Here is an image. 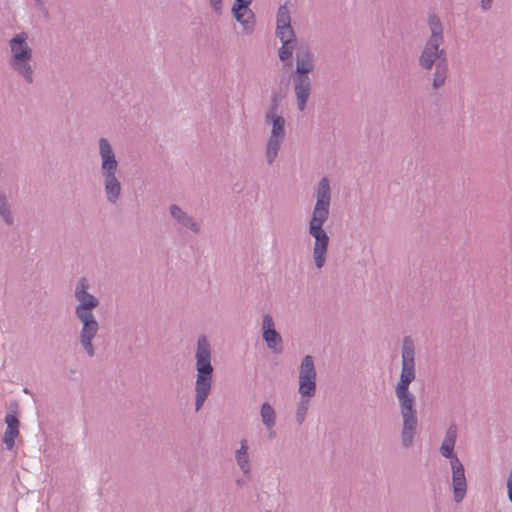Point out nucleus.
<instances>
[{
  "instance_id": "20e7f679",
  "label": "nucleus",
  "mask_w": 512,
  "mask_h": 512,
  "mask_svg": "<svg viewBox=\"0 0 512 512\" xmlns=\"http://www.w3.org/2000/svg\"><path fill=\"white\" fill-rule=\"evenodd\" d=\"M212 349L205 335L197 339L195 350V410L199 411L207 400L211 388L214 368L212 366Z\"/></svg>"
},
{
  "instance_id": "0eeeda50",
  "label": "nucleus",
  "mask_w": 512,
  "mask_h": 512,
  "mask_svg": "<svg viewBox=\"0 0 512 512\" xmlns=\"http://www.w3.org/2000/svg\"><path fill=\"white\" fill-rule=\"evenodd\" d=\"M100 164V175L103 179V185L107 201L116 205L119 201L122 187L117 177L119 163L115 151L110 141L101 137L98 140Z\"/></svg>"
},
{
  "instance_id": "dca6fc26",
  "label": "nucleus",
  "mask_w": 512,
  "mask_h": 512,
  "mask_svg": "<svg viewBox=\"0 0 512 512\" xmlns=\"http://www.w3.org/2000/svg\"><path fill=\"white\" fill-rule=\"evenodd\" d=\"M248 441L242 439L240 447L235 451V461L243 475L249 479L251 476V459L249 455Z\"/></svg>"
},
{
  "instance_id": "bb28decb",
  "label": "nucleus",
  "mask_w": 512,
  "mask_h": 512,
  "mask_svg": "<svg viewBox=\"0 0 512 512\" xmlns=\"http://www.w3.org/2000/svg\"><path fill=\"white\" fill-rule=\"evenodd\" d=\"M506 486H507V490H512V466H511V470H510L508 478H507Z\"/></svg>"
},
{
  "instance_id": "c85d7f7f",
  "label": "nucleus",
  "mask_w": 512,
  "mask_h": 512,
  "mask_svg": "<svg viewBox=\"0 0 512 512\" xmlns=\"http://www.w3.org/2000/svg\"><path fill=\"white\" fill-rule=\"evenodd\" d=\"M507 494H508V499L512 503V489L511 490H507Z\"/></svg>"
},
{
  "instance_id": "a211bd4d",
  "label": "nucleus",
  "mask_w": 512,
  "mask_h": 512,
  "mask_svg": "<svg viewBox=\"0 0 512 512\" xmlns=\"http://www.w3.org/2000/svg\"><path fill=\"white\" fill-rule=\"evenodd\" d=\"M285 138L268 136L265 144V157L269 165H272L278 157Z\"/></svg>"
},
{
  "instance_id": "7c9ffc66",
  "label": "nucleus",
  "mask_w": 512,
  "mask_h": 512,
  "mask_svg": "<svg viewBox=\"0 0 512 512\" xmlns=\"http://www.w3.org/2000/svg\"><path fill=\"white\" fill-rule=\"evenodd\" d=\"M36 2H40V0H36Z\"/></svg>"
},
{
  "instance_id": "4be33fe9",
  "label": "nucleus",
  "mask_w": 512,
  "mask_h": 512,
  "mask_svg": "<svg viewBox=\"0 0 512 512\" xmlns=\"http://www.w3.org/2000/svg\"><path fill=\"white\" fill-rule=\"evenodd\" d=\"M291 26L290 11L286 4L280 5L276 15V27Z\"/></svg>"
},
{
  "instance_id": "f8f14e48",
  "label": "nucleus",
  "mask_w": 512,
  "mask_h": 512,
  "mask_svg": "<svg viewBox=\"0 0 512 512\" xmlns=\"http://www.w3.org/2000/svg\"><path fill=\"white\" fill-rule=\"evenodd\" d=\"M171 218L175 226L180 230H187L194 234H198L201 230V223L194 216L182 209L176 204L169 206Z\"/></svg>"
},
{
  "instance_id": "aec40b11",
  "label": "nucleus",
  "mask_w": 512,
  "mask_h": 512,
  "mask_svg": "<svg viewBox=\"0 0 512 512\" xmlns=\"http://www.w3.org/2000/svg\"><path fill=\"white\" fill-rule=\"evenodd\" d=\"M313 397L314 396H300L295 411V421L298 425L304 423Z\"/></svg>"
},
{
  "instance_id": "393cba45",
  "label": "nucleus",
  "mask_w": 512,
  "mask_h": 512,
  "mask_svg": "<svg viewBox=\"0 0 512 512\" xmlns=\"http://www.w3.org/2000/svg\"><path fill=\"white\" fill-rule=\"evenodd\" d=\"M211 7L217 14L222 12V0H210Z\"/></svg>"
},
{
  "instance_id": "7ed1b4c3",
  "label": "nucleus",
  "mask_w": 512,
  "mask_h": 512,
  "mask_svg": "<svg viewBox=\"0 0 512 512\" xmlns=\"http://www.w3.org/2000/svg\"><path fill=\"white\" fill-rule=\"evenodd\" d=\"M90 283L86 277L78 279L74 288V298L77 302L74 313L81 323L79 342L89 357L95 355L93 339L99 331V323L94 315V309L98 307L99 299L89 292Z\"/></svg>"
},
{
  "instance_id": "39448f33",
  "label": "nucleus",
  "mask_w": 512,
  "mask_h": 512,
  "mask_svg": "<svg viewBox=\"0 0 512 512\" xmlns=\"http://www.w3.org/2000/svg\"><path fill=\"white\" fill-rule=\"evenodd\" d=\"M295 60V70L291 75L292 85L297 108L304 111L311 94L312 81L309 74L314 70V54L307 45H301L296 49Z\"/></svg>"
},
{
  "instance_id": "f03ea898",
  "label": "nucleus",
  "mask_w": 512,
  "mask_h": 512,
  "mask_svg": "<svg viewBox=\"0 0 512 512\" xmlns=\"http://www.w3.org/2000/svg\"><path fill=\"white\" fill-rule=\"evenodd\" d=\"M316 202L309 220L308 231L314 239L312 257L317 269H322L327 260L329 236L323 228L330 213L331 186L328 177H323L318 182L315 190Z\"/></svg>"
},
{
  "instance_id": "4468645a",
  "label": "nucleus",
  "mask_w": 512,
  "mask_h": 512,
  "mask_svg": "<svg viewBox=\"0 0 512 512\" xmlns=\"http://www.w3.org/2000/svg\"><path fill=\"white\" fill-rule=\"evenodd\" d=\"M250 5L243 4L241 7L233 5L232 14L236 21L243 27L246 34H251L254 31L255 15L249 8Z\"/></svg>"
},
{
  "instance_id": "412c9836",
  "label": "nucleus",
  "mask_w": 512,
  "mask_h": 512,
  "mask_svg": "<svg viewBox=\"0 0 512 512\" xmlns=\"http://www.w3.org/2000/svg\"><path fill=\"white\" fill-rule=\"evenodd\" d=\"M0 216L7 225L14 223L13 214L6 196L0 195Z\"/></svg>"
},
{
  "instance_id": "c756f323",
  "label": "nucleus",
  "mask_w": 512,
  "mask_h": 512,
  "mask_svg": "<svg viewBox=\"0 0 512 512\" xmlns=\"http://www.w3.org/2000/svg\"><path fill=\"white\" fill-rule=\"evenodd\" d=\"M242 483H243V481H242V480H237V484H238V485H241Z\"/></svg>"
},
{
  "instance_id": "b1692460",
  "label": "nucleus",
  "mask_w": 512,
  "mask_h": 512,
  "mask_svg": "<svg viewBox=\"0 0 512 512\" xmlns=\"http://www.w3.org/2000/svg\"><path fill=\"white\" fill-rule=\"evenodd\" d=\"M276 36L281 42L286 40H296V35L292 26L276 27Z\"/></svg>"
},
{
  "instance_id": "2f4dec72",
  "label": "nucleus",
  "mask_w": 512,
  "mask_h": 512,
  "mask_svg": "<svg viewBox=\"0 0 512 512\" xmlns=\"http://www.w3.org/2000/svg\"><path fill=\"white\" fill-rule=\"evenodd\" d=\"M36 2H40V0H36Z\"/></svg>"
},
{
  "instance_id": "9d476101",
  "label": "nucleus",
  "mask_w": 512,
  "mask_h": 512,
  "mask_svg": "<svg viewBox=\"0 0 512 512\" xmlns=\"http://www.w3.org/2000/svg\"><path fill=\"white\" fill-rule=\"evenodd\" d=\"M317 373L314 359L311 355H306L300 364L299 369V388L300 396H315L317 384Z\"/></svg>"
},
{
  "instance_id": "6ab92c4d",
  "label": "nucleus",
  "mask_w": 512,
  "mask_h": 512,
  "mask_svg": "<svg viewBox=\"0 0 512 512\" xmlns=\"http://www.w3.org/2000/svg\"><path fill=\"white\" fill-rule=\"evenodd\" d=\"M448 75V64L446 59L438 61L435 65V71L433 73L432 86L434 89L441 88L447 79Z\"/></svg>"
},
{
  "instance_id": "cd10ccee",
  "label": "nucleus",
  "mask_w": 512,
  "mask_h": 512,
  "mask_svg": "<svg viewBox=\"0 0 512 512\" xmlns=\"http://www.w3.org/2000/svg\"><path fill=\"white\" fill-rule=\"evenodd\" d=\"M252 3V0H235L233 5H238V7H241L243 4L250 5Z\"/></svg>"
},
{
  "instance_id": "1a4fd4ad",
  "label": "nucleus",
  "mask_w": 512,
  "mask_h": 512,
  "mask_svg": "<svg viewBox=\"0 0 512 512\" xmlns=\"http://www.w3.org/2000/svg\"><path fill=\"white\" fill-rule=\"evenodd\" d=\"M431 35L425 43L419 56V66L424 70H431L436 63L445 58L444 49L440 48L444 41L443 25L440 18L432 14L428 18Z\"/></svg>"
},
{
  "instance_id": "f257e3e1",
  "label": "nucleus",
  "mask_w": 512,
  "mask_h": 512,
  "mask_svg": "<svg viewBox=\"0 0 512 512\" xmlns=\"http://www.w3.org/2000/svg\"><path fill=\"white\" fill-rule=\"evenodd\" d=\"M415 378V342L411 336H405L402 340L401 372L395 386V396L402 417L401 442L406 448L412 446L418 426L415 397L409 390Z\"/></svg>"
},
{
  "instance_id": "423d86ee",
  "label": "nucleus",
  "mask_w": 512,
  "mask_h": 512,
  "mask_svg": "<svg viewBox=\"0 0 512 512\" xmlns=\"http://www.w3.org/2000/svg\"><path fill=\"white\" fill-rule=\"evenodd\" d=\"M457 432V425L455 423H451L446 430L444 439L440 446V453L444 458L450 460L453 500L456 503H461L466 496L468 484L464 465L454 453Z\"/></svg>"
},
{
  "instance_id": "f3484780",
  "label": "nucleus",
  "mask_w": 512,
  "mask_h": 512,
  "mask_svg": "<svg viewBox=\"0 0 512 512\" xmlns=\"http://www.w3.org/2000/svg\"><path fill=\"white\" fill-rule=\"evenodd\" d=\"M5 423L7 428L4 433L3 443L8 450H12L15 445V439L19 434V420L15 415L7 414L5 416Z\"/></svg>"
},
{
  "instance_id": "a878e982",
  "label": "nucleus",
  "mask_w": 512,
  "mask_h": 512,
  "mask_svg": "<svg viewBox=\"0 0 512 512\" xmlns=\"http://www.w3.org/2000/svg\"><path fill=\"white\" fill-rule=\"evenodd\" d=\"M493 0H480V7L483 11H487L492 7Z\"/></svg>"
},
{
  "instance_id": "5701e85b",
  "label": "nucleus",
  "mask_w": 512,
  "mask_h": 512,
  "mask_svg": "<svg viewBox=\"0 0 512 512\" xmlns=\"http://www.w3.org/2000/svg\"><path fill=\"white\" fill-rule=\"evenodd\" d=\"M282 45L279 48V58L281 61H287L291 59L296 46V40H286L281 42Z\"/></svg>"
},
{
  "instance_id": "ddd939ff",
  "label": "nucleus",
  "mask_w": 512,
  "mask_h": 512,
  "mask_svg": "<svg viewBox=\"0 0 512 512\" xmlns=\"http://www.w3.org/2000/svg\"><path fill=\"white\" fill-rule=\"evenodd\" d=\"M265 121L271 125L269 136L286 138V121L285 118L278 113V102L274 98L271 106L265 113Z\"/></svg>"
},
{
  "instance_id": "9b49d317",
  "label": "nucleus",
  "mask_w": 512,
  "mask_h": 512,
  "mask_svg": "<svg viewBox=\"0 0 512 512\" xmlns=\"http://www.w3.org/2000/svg\"><path fill=\"white\" fill-rule=\"evenodd\" d=\"M262 337L267 347L274 353H282L283 340L279 332L275 329L273 317L270 314H264L262 318Z\"/></svg>"
},
{
  "instance_id": "2eb2a0df",
  "label": "nucleus",
  "mask_w": 512,
  "mask_h": 512,
  "mask_svg": "<svg viewBox=\"0 0 512 512\" xmlns=\"http://www.w3.org/2000/svg\"><path fill=\"white\" fill-rule=\"evenodd\" d=\"M260 418L263 426L268 432L270 439L276 437L274 430L277 423V413L275 408L269 402H263L260 407Z\"/></svg>"
},
{
  "instance_id": "6e6552de",
  "label": "nucleus",
  "mask_w": 512,
  "mask_h": 512,
  "mask_svg": "<svg viewBox=\"0 0 512 512\" xmlns=\"http://www.w3.org/2000/svg\"><path fill=\"white\" fill-rule=\"evenodd\" d=\"M27 39V33L21 32L9 40V66L26 83L32 84L34 82L33 50Z\"/></svg>"
}]
</instances>
